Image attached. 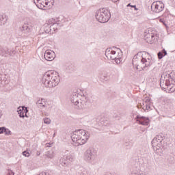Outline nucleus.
<instances>
[{
  "label": "nucleus",
  "mask_w": 175,
  "mask_h": 175,
  "mask_svg": "<svg viewBox=\"0 0 175 175\" xmlns=\"http://www.w3.org/2000/svg\"><path fill=\"white\" fill-rule=\"evenodd\" d=\"M8 16L5 14L0 15V25H5L8 21Z\"/></svg>",
  "instance_id": "24"
},
{
  "label": "nucleus",
  "mask_w": 175,
  "mask_h": 175,
  "mask_svg": "<svg viewBox=\"0 0 175 175\" xmlns=\"http://www.w3.org/2000/svg\"><path fill=\"white\" fill-rule=\"evenodd\" d=\"M4 133H5V136H9V135H12V131L10 130H9V129H7L5 127V129L4 130Z\"/></svg>",
  "instance_id": "31"
},
{
  "label": "nucleus",
  "mask_w": 175,
  "mask_h": 175,
  "mask_svg": "<svg viewBox=\"0 0 175 175\" xmlns=\"http://www.w3.org/2000/svg\"><path fill=\"white\" fill-rule=\"evenodd\" d=\"M49 24H51V27L52 29V32H53V33L55 32V31L58 30V29L59 28V27H61L59 25V20H58V18L54 19V18H51L49 20Z\"/></svg>",
  "instance_id": "13"
},
{
  "label": "nucleus",
  "mask_w": 175,
  "mask_h": 175,
  "mask_svg": "<svg viewBox=\"0 0 175 175\" xmlns=\"http://www.w3.org/2000/svg\"><path fill=\"white\" fill-rule=\"evenodd\" d=\"M46 147H50V144L49 143L46 144Z\"/></svg>",
  "instance_id": "42"
},
{
  "label": "nucleus",
  "mask_w": 175,
  "mask_h": 175,
  "mask_svg": "<svg viewBox=\"0 0 175 175\" xmlns=\"http://www.w3.org/2000/svg\"><path fill=\"white\" fill-rule=\"evenodd\" d=\"M44 57L46 61H53L55 58V53L53 51H46L44 53Z\"/></svg>",
  "instance_id": "17"
},
{
  "label": "nucleus",
  "mask_w": 175,
  "mask_h": 175,
  "mask_svg": "<svg viewBox=\"0 0 175 175\" xmlns=\"http://www.w3.org/2000/svg\"><path fill=\"white\" fill-rule=\"evenodd\" d=\"M158 34L157 33H152V31L145 33L144 35V40L146 43H149L150 44H152L155 40H158Z\"/></svg>",
  "instance_id": "10"
},
{
  "label": "nucleus",
  "mask_w": 175,
  "mask_h": 175,
  "mask_svg": "<svg viewBox=\"0 0 175 175\" xmlns=\"http://www.w3.org/2000/svg\"><path fill=\"white\" fill-rule=\"evenodd\" d=\"M99 78L103 81H108L110 79V76L107 73H100Z\"/></svg>",
  "instance_id": "23"
},
{
  "label": "nucleus",
  "mask_w": 175,
  "mask_h": 175,
  "mask_svg": "<svg viewBox=\"0 0 175 175\" xmlns=\"http://www.w3.org/2000/svg\"><path fill=\"white\" fill-rule=\"evenodd\" d=\"M44 31L46 33H54L51 23H49V21L44 24Z\"/></svg>",
  "instance_id": "18"
},
{
  "label": "nucleus",
  "mask_w": 175,
  "mask_h": 175,
  "mask_svg": "<svg viewBox=\"0 0 175 175\" xmlns=\"http://www.w3.org/2000/svg\"><path fill=\"white\" fill-rule=\"evenodd\" d=\"M2 80V75L0 74V81Z\"/></svg>",
  "instance_id": "43"
},
{
  "label": "nucleus",
  "mask_w": 175,
  "mask_h": 175,
  "mask_svg": "<svg viewBox=\"0 0 175 175\" xmlns=\"http://www.w3.org/2000/svg\"><path fill=\"white\" fill-rule=\"evenodd\" d=\"M61 77L59 74L55 71H47L42 77V84L47 88H54L59 84Z\"/></svg>",
  "instance_id": "2"
},
{
  "label": "nucleus",
  "mask_w": 175,
  "mask_h": 175,
  "mask_svg": "<svg viewBox=\"0 0 175 175\" xmlns=\"http://www.w3.org/2000/svg\"><path fill=\"white\" fill-rule=\"evenodd\" d=\"M129 6H131V7H132V5H131V3H129V4L127 5V7H129Z\"/></svg>",
  "instance_id": "45"
},
{
  "label": "nucleus",
  "mask_w": 175,
  "mask_h": 175,
  "mask_svg": "<svg viewBox=\"0 0 175 175\" xmlns=\"http://www.w3.org/2000/svg\"><path fill=\"white\" fill-rule=\"evenodd\" d=\"M170 159H173V157H170Z\"/></svg>",
  "instance_id": "47"
},
{
  "label": "nucleus",
  "mask_w": 175,
  "mask_h": 175,
  "mask_svg": "<svg viewBox=\"0 0 175 175\" xmlns=\"http://www.w3.org/2000/svg\"><path fill=\"white\" fill-rule=\"evenodd\" d=\"M28 107L23 106V118H24V117H26L27 118L29 117V113H28Z\"/></svg>",
  "instance_id": "25"
},
{
  "label": "nucleus",
  "mask_w": 175,
  "mask_h": 175,
  "mask_svg": "<svg viewBox=\"0 0 175 175\" xmlns=\"http://www.w3.org/2000/svg\"><path fill=\"white\" fill-rule=\"evenodd\" d=\"M138 165H134L131 175H147L144 170L151 168V162L146 157H141L139 159Z\"/></svg>",
  "instance_id": "3"
},
{
  "label": "nucleus",
  "mask_w": 175,
  "mask_h": 175,
  "mask_svg": "<svg viewBox=\"0 0 175 175\" xmlns=\"http://www.w3.org/2000/svg\"><path fill=\"white\" fill-rule=\"evenodd\" d=\"M45 157L49 159H53L55 157V148H53L51 150L46 152Z\"/></svg>",
  "instance_id": "19"
},
{
  "label": "nucleus",
  "mask_w": 175,
  "mask_h": 175,
  "mask_svg": "<svg viewBox=\"0 0 175 175\" xmlns=\"http://www.w3.org/2000/svg\"><path fill=\"white\" fill-rule=\"evenodd\" d=\"M23 155H24L25 157H29V155H31V150L23 152Z\"/></svg>",
  "instance_id": "33"
},
{
  "label": "nucleus",
  "mask_w": 175,
  "mask_h": 175,
  "mask_svg": "<svg viewBox=\"0 0 175 175\" xmlns=\"http://www.w3.org/2000/svg\"><path fill=\"white\" fill-rule=\"evenodd\" d=\"M2 117V114H1V113H0V118Z\"/></svg>",
  "instance_id": "46"
},
{
  "label": "nucleus",
  "mask_w": 175,
  "mask_h": 175,
  "mask_svg": "<svg viewBox=\"0 0 175 175\" xmlns=\"http://www.w3.org/2000/svg\"><path fill=\"white\" fill-rule=\"evenodd\" d=\"M172 162H173V160H171V163H172Z\"/></svg>",
  "instance_id": "48"
},
{
  "label": "nucleus",
  "mask_w": 175,
  "mask_h": 175,
  "mask_svg": "<svg viewBox=\"0 0 175 175\" xmlns=\"http://www.w3.org/2000/svg\"><path fill=\"white\" fill-rule=\"evenodd\" d=\"M72 161H73V157H72V155H65L60 159L59 163L62 166L66 167L70 165V162H72Z\"/></svg>",
  "instance_id": "11"
},
{
  "label": "nucleus",
  "mask_w": 175,
  "mask_h": 175,
  "mask_svg": "<svg viewBox=\"0 0 175 175\" xmlns=\"http://www.w3.org/2000/svg\"><path fill=\"white\" fill-rule=\"evenodd\" d=\"M139 106L142 107L144 111L151 110V105H148V104L146 103L144 101H141L139 103Z\"/></svg>",
  "instance_id": "21"
},
{
  "label": "nucleus",
  "mask_w": 175,
  "mask_h": 175,
  "mask_svg": "<svg viewBox=\"0 0 175 175\" xmlns=\"http://www.w3.org/2000/svg\"><path fill=\"white\" fill-rule=\"evenodd\" d=\"M34 3L35 5H36L37 8H38V9H41L42 10H45L46 6H47V5H46V1L45 0H34Z\"/></svg>",
  "instance_id": "16"
},
{
  "label": "nucleus",
  "mask_w": 175,
  "mask_h": 175,
  "mask_svg": "<svg viewBox=\"0 0 175 175\" xmlns=\"http://www.w3.org/2000/svg\"><path fill=\"white\" fill-rule=\"evenodd\" d=\"M5 126L0 127V135H2V133H5Z\"/></svg>",
  "instance_id": "36"
},
{
  "label": "nucleus",
  "mask_w": 175,
  "mask_h": 175,
  "mask_svg": "<svg viewBox=\"0 0 175 175\" xmlns=\"http://www.w3.org/2000/svg\"><path fill=\"white\" fill-rule=\"evenodd\" d=\"M44 124H51V120L49 118H45L43 119Z\"/></svg>",
  "instance_id": "32"
},
{
  "label": "nucleus",
  "mask_w": 175,
  "mask_h": 175,
  "mask_svg": "<svg viewBox=\"0 0 175 175\" xmlns=\"http://www.w3.org/2000/svg\"><path fill=\"white\" fill-rule=\"evenodd\" d=\"M135 120L141 125H144V126H147V125H148V124H150V119H148V118H146L144 116H137Z\"/></svg>",
  "instance_id": "15"
},
{
  "label": "nucleus",
  "mask_w": 175,
  "mask_h": 175,
  "mask_svg": "<svg viewBox=\"0 0 175 175\" xmlns=\"http://www.w3.org/2000/svg\"><path fill=\"white\" fill-rule=\"evenodd\" d=\"M124 146L125 147H129V148H131V147H132V144H131V142H125Z\"/></svg>",
  "instance_id": "37"
},
{
  "label": "nucleus",
  "mask_w": 175,
  "mask_h": 175,
  "mask_svg": "<svg viewBox=\"0 0 175 175\" xmlns=\"http://www.w3.org/2000/svg\"><path fill=\"white\" fill-rule=\"evenodd\" d=\"M173 73L164 72L160 79L161 88L164 91H168L170 93L174 92L175 85L173 83Z\"/></svg>",
  "instance_id": "4"
},
{
  "label": "nucleus",
  "mask_w": 175,
  "mask_h": 175,
  "mask_svg": "<svg viewBox=\"0 0 175 175\" xmlns=\"http://www.w3.org/2000/svg\"><path fill=\"white\" fill-rule=\"evenodd\" d=\"M165 8V5L161 1H157L156 3H153L151 6V9L155 13H160L162 12Z\"/></svg>",
  "instance_id": "12"
},
{
  "label": "nucleus",
  "mask_w": 175,
  "mask_h": 175,
  "mask_svg": "<svg viewBox=\"0 0 175 175\" xmlns=\"http://www.w3.org/2000/svg\"><path fill=\"white\" fill-rule=\"evenodd\" d=\"M5 173L6 175H14V172H13V171H12L11 170H8Z\"/></svg>",
  "instance_id": "35"
},
{
  "label": "nucleus",
  "mask_w": 175,
  "mask_h": 175,
  "mask_svg": "<svg viewBox=\"0 0 175 175\" xmlns=\"http://www.w3.org/2000/svg\"><path fill=\"white\" fill-rule=\"evenodd\" d=\"M114 60L117 65H120V64H121V62L122 61V59L118 55L116 56V58L114 59Z\"/></svg>",
  "instance_id": "30"
},
{
  "label": "nucleus",
  "mask_w": 175,
  "mask_h": 175,
  "mask_svg": "<svg viewBox=\"0 0 175 175\" xmlns=\"http://www.w3.org/2000/svg\"><path fill=\"white\" fill-rule=\"evenodd\" d=\"M96 149L89 148L84 153V159L90 163H92L96 158Z\"/></svg>",
  "instance_id": "9"
},
{
  "label": "nucleus",
  "mask_w": 175,
  "mask_h": 175,
  "mask_svg": "<svg viewBox=\"0 0 175 175\" xmlns=\"http://www.w3.org/2000/svg\"><path fill=\"white\" fill-rule=\"evenodd\" d=\"M17 112H18V114H19V117L21 118H23V106H20L18 108Z\"/></svg>",
  "instance_id": "28"
},
{
  "label": "nucleus",
  "mask_w": 175,
  "mask_h": 175,
  "mask_svg": "<svg viewBox=\"0 0 175 175\" xmlns=\"http://www.w3.org/2000/svg\"><path fill=\"white\" fill-rule=\"evenodd\" d=\"M96 19L98 23H107L111 17L110 11H108L106 8H100L96 12Z\"/></svg>",
  "instance_id": "8"
},
{
  "label": "nucleus",
  "mask_w": 175,
  "mask_h": 175,
  "mask_svg": "<svg viewBox=\"0 0 175 175\" xmlns=\"http://www.w3.org/2000/svg\"><path fill=\"white\" fill-rule=\"evenodd\" d=\"M159 21H160V23H163V24H164V25H166V24H165V21L163 19L160 18Z\"/></svg>",
  "instance_id": "39"
},
{
  "label": "nucleus",
  "mask_w": 175,
  "mask_h": 175,
  "mask_svg": "<svg viewBox=\"0 0 175 175\" xmlns=\"http://www.w3.org/2000/svg\"><path fill=\"white\" fill-rule=\"evenodd\" d=\"M53 137H55V132L54 133Z\"/></svg>",
  "instance_id": "44"
},
{
  "label": "nucleus",
  "mask_w": 175,
  "mask_h": 175,
  "mask_svg": "<svg viewBox=\"0 0 175 175\" xmlns=\"http://www.w3.org/2000/svg\"><path fill=\"white\" fill-rule=\"evenodd\" d=\"M142 101L147 103L149 106H151V98L150 97H146Z\"/></svg>",
  "instance_id": "29"
},
{
  "label": "nucleus",
  "mask_w": 175,
  "mask_h": 175,
  "mask_svg": "<svg viewBox=\"0 0 175 175\" xmlns=\"http://www.w3.org/2000/svg\"><path fill=\"white\" fill-rule=\"evenodd\" d=\"M105 56L107 57V59L114 61V59L117 58L118 55L116 53V51L111 49H107L105 51Z\"/></svg>",
  "instance_id": "14"
},
{
  "label": "nucleus",
  "mask_w": 175,
  "mask_h": 175,
  "mask_svg": "<svg viewBox=\"0 0 175 175\" xmlns=\"http://www.w3.org/2000/svg\"><path fill=\"white\" fill-rule=\"evenodd\" d=\"M167 55V52H166V50L163 49L162 51L159 52L157 53L159 59H162L165 55Z\"/></svg>",
  "instance_id": "26"
},
{
  "label": "nucleus",
  "mask_w": 175,
  "mask_h": 175,
  "mask_svg": "<svg viewBox=\"0 0 175 175\" xmlns=\"http://www.w3.org/2000/svg\"><path fill=\"white\" fill-rule=\"evenodd\" d=\"M16 54V51H9V53H8V55H10V57H13Z\"/></svg>",
  "instance_id": "34"
},
{
  "label": "nucleus",
  "mask_w": 175,
  "mask_h": 175,
  "mask_svg": "<svg viewBox=\"0 0 175 175\" xmlns=\"http://www.w3.org/2000/svg\"><path fill=\"white\" fill-rule=\"evenodd\" d=\"M37 105L38 107H47V103H46V100L44 98L38 100Z\"/></svg>",
  "instance_id": "22"
},
{
  "label": "nucleus",
  "mask_w": 175,
  "mask_h": 175,
  "mask_svg": "<svg viewBox=\"0 0 175 175\" xmlns=\"http://www.w3.org/2000/svg\"><path fill=\"white\" fill-rule=\"evenodd\" d=\"M137 61H140L141 62L142 70H148V69H150V66L152 65V57H151L150 53L147 52H143L142 53H138L133 57V65H135L137 70H139L140 68H139V65L136 64Z\"/></svg>",
  "instance_id": "1"
},
{
  "label": "nucleus",
  "mask_w": 175,
  "mask_h": 175,
  "mask_svg": "<svg viewBox=\"0 0 175 175\" xmlns=\"http://www.w3.org/2000/svg\"><path fill=\"white\" fill-rule=\"evenodd\" d=\"M23 29L25 32H30L31 31V26L28 25V24L23 25Z\"/></svg>",
  "instance_id": "27"
},
{
  "label": "nucleus",
  "mask_w": 175,
  "mask_h": 175,
  "mask_svg": "<svg viewBox=\"0 0 175 175\" xmlns=\"http://www.w3.org/2000/svg\"><path fill=\"white\" fill-rule=\"evenodd\" d=\"M8 54H9V49L4 48L0 45V55L1 57H8Z\"/></svg>",
  "instance_id": "20"
},
{
  "label": "nucleus",
  "mask_w": 175,
  "mask_h": 175,
  "mask_svg": "<svg viewBox=\"0 0 175 175\" xmlns=\"http://www.w3.org/2000/svg\"><path fill=\"white\" fill-rule=\"evenodd\" d=\"M118 1H120V0H112V2H113L114 3H116V2H118Z\"/></svg>",
  "instance_id": "41"
},
{
  "label": "nucleus",
  "mask_w": 175,
  "mask_h": 175,
  "mask_svg": "<svg viewBox=\"0 0 175 175\" xmlns=\"http://www.w3.org/2000/svg\"><path fill=\"white\" fill-rule=\"evenodd\" d=\"M51 1H53V0H45V2H46V5H49V3H50V2H51Z\"/></svg>",
  "instance_id": "38"
},
{
  "label": "nucleus",
  "mask_w": 175,
  "mask_h": 175,
  "mask_svg": "<svg viewBox=\"0 0 175 175\" xmlns=\"http://www.w3.org/2000/svg\"><path fill=\"white\" fill-rule=\"evenodd\" d=\"M70 99L75 106H77L78 109H85V106L91 103L90 97L84 95L81 96L79 93H73Z\"/></svg>",
  "instance_id": "6"
},
{
  "label": "nucleus",
  "mask_w": 175,
  "mask_h": 175,
  "mask_svg": "<svg viewBox=\"0 0 175 175\" xmlns=\"http://www.w3.org/2000/svg\"><path fill=\"white\" fill-rule=\"evenodd\" d=\"M152 146L154 150L162 152L167 147V142H166V137L163 134H159L155 136L152 140Z\"/></svg>",
  "instance_id": "7"
},
{
  "label": "nucleus",
  "mask_w": 175,
  "mask_h": 175,
  "mask_svg": "<svg viewBox=\"0 0 175 175\" xmlns=\"http://www.w3.org/2000/svg\"><path fill=\"white\" fill-rule=\"evenodd\" d=\"M131 8H133V9H135V10H137L136 5H131Z\"/></svg>",
  "instance_id": "40"
},
{
  "label": "nucleus",
  "mask_w": 175,
  "mask_h": 175,
  "mask_svg": "<svg viewBox=\"0 0 175 175\" xmlns=\"http://www.w3.org/2000/svg\"><path fill=\"white\" fill-rule=\"evenodd\" d=\"M90 132L81 129L75 131L71 136V139L72 142L76 143L78 146H83V144L87 143L90 139Z\"/></svg>",
  "instance_id": "5"
}]
</instances>
